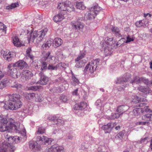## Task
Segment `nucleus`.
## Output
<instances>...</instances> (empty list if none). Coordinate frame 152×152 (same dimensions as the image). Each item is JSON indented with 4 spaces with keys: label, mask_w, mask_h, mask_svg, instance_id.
Here are the masks:
<instances>
[{
    "label": "nucleus",
    "mask_w": 152,
    "mask_h": 152,
    "mask_svg": "<svg viewBox=\"0 0 152 152\" xmlns=\"http://www.w3.org/2000/svg\"><path fill=\"white\" fill-rule=\"evenodd\" d=\"M152 114L149 113L144 115L142 116V120L145 122H149L152 120Z\"/></svg>",
    "instance_id": "obj_29"
},
{
    "label": "nucleus",
    "mask_w": 152,
    "mask_h": 152,
    "mask_svg": "<svg viewBox=\"0 0 152 152\" xmlns=\"http://www.w3.org/2000/svg\"><path fill=\"white\" fill-rule=\"evenodd\" d=\"M126 107L123 105L119 106L117 108L116 111L122 114L127 110V109L126 108Z\"/></svg>",
    "instance_id": "obj_34"
},
{
    "label": "nucleus",
    "mask_w": 152,
    "mask_h": 152,
    "mask_svg": "<svg viewBox=\"0 0 152 152\" xmlns=\"http://www.w3.org/2000/svg\"><path fill=\"white\" fill-rule=\"evenodd\" d=\"M72 28L81 31L84 27L81 23L77 21H72L70 23Z\"/></svg>",
    "instance_id": "obj_16"
},
{
    "label": "nucleus",
    "mask_w": 152,
    "mask_h": 152,
    "mask_svg": "<svg viewBox=\"0 0 152 152\" xmlns=\"http://www.w3.org/2000/svg\"><path fill=\"white\" fill-rule=\"evenodd\" d=\"M50 51H44L42 52V59L43 60L46 61L47 60L48 62H52L55 60V57L53 55L50 54Z\"/></svg>",
    "instance_id": "obj_9"
},
{
    "label": "nucleus",
    "mask_w": 152,
    "mask_h": 152,
    "mask_svg": "<svg viewBox=\"0 0 152 152\" xmlns=\"http://www.w3.org/2000/svg\"><path fill=\"white\" fill-rule=\"evenodd\" d=\"M45 61V60H43L42 58L41 59V70L42 71L46 70L47 68V63Z\"/></svg>",
    "instance_id": "obj_36"
},
{
    "label": "nucleus",
    "mask_w": 152,
    "mask_h": 152,
    "mask_svg": "<svg viewBox=\"0 0 152 152\" xmlns=\"http://www.w3.org/2000/svg\"><path fill=\"white\" fill-rule=\"evenodd\" d=\"M23 96L26 99L31 100L35 97V94L34 93L28 94L25 93L23 94Z\"/></svg>",
    "instance_id": "obj_30"
},
{
    "label": "nucleus",
    "mask_w": 152,
    "mask_h": 152,
    "mask_svg": "<svg viewBox=\"0 0 152 152\" xmlns=\"http://www.w3.org/2000/svg\"><path fill=\"white\" fill-rule=\"evenodd\" d=\"M14 67H15V66H13V64H9L7 66V68L8 70V74H10V75H11V72L9 71L10 70H11V72H13V70L15 69L14 68Z\"/></svg>",
    "instance_id": "obj_43"
},
{
    "label": "nucleus",
    "mask_w": 152,
    "mask_h": 152,
    "mask_svg": "<svg viewBox=\"0 0 152 152\" xmlns=\"http://www.w3.org/2000/svg\"><path fill=\"white\" fill-rule=\"evenodd\" d=\"M38 145L37 144V142H36V144L34 143H30L29 144V147L30 149L33 150L34 151L37 150H39L36 149V146Z\"/></svg>",
    "instance_id": "obj_45"
},
{
    "label": "nucleus",
    "mask_w": 152,
    "mask_h": 152,
    "mask_svg": "<svg viewBox=\"0 0 152 152\" xmlns=\"http://www.w3.org/2000/svg\"><path fill=\"white\" fill-rule=\"evenodd\" d=\"M19 6V4L18 2L12 3L10 5L6 6V9L7 10H12L18 7Z\"/></svg>",
    "instance_id": "obj_35"
},
{
    "label": "nucleus",
    "mask_w": 152,
    "mask_h": 152,
    "mask_svg": "<svg viewBox=\"0 0 152 152\" xmlns=\"http://www.w3.org/2000/svg\"><path fill=\"white\" fill-rule=\"evenodd\" d=\"M85 54L83 53H81L80 55L78 56V57L75 59V62L76 63L75 66L79 68L82 67L84 66V64L83 60H80L84 57Z\"/></svg>",
    "instance_id": "obj_14"
},
{
    "label": "nucleus",
    "mask_w": 152,
    "mask_h": 152,
    "mask_svg": "<svg viewBox=\"0 0 152 152\" xmlns=\"http://www.w3.org/2000/svg\"><path fill=\"white\" fill-rule=\"evenodd\" d=\"M78 91V89H76L74 91L72 92V94L73 95H77V91Z\"/></svg>",
    "instance_id": "obj_58"
},
{
    "label": "nucleus",
    "mask_w": 152,
    "mask_h": 152,
    "mask_svg": "<svg viewBox=\"0 0 152 152\" xmlns=\"http://www.w3.org/2000/svg\"><path fill=\"white\" fill-rule=\"evenodd\" d=\"M27 66L26 63L22 60H19L17 62L13 64V66L18 67L20 69H22L24 67H26Z\"/></svg>",
    "instance_id": "obj_20"
},
{
    "label": "nucleus",
    "mask_w": 152,
    "mask_h": 152,
    "mask_svg": "<svg viewBox=\"0 0 152 152\" xmlns=\"http://www.w3.org/2000/svg\"><path fill=\"white\" fill-rule=\"evenodd\" d=\"M150 143H150V148L151 150H152V138L151 141Z\"/></svg>",
    "instance_id": "obj_62"
},
{
    "label": "nucleus",
    "mask_w": 152,
    "mask_h": 152,
    "mask_svg": "<svg viewBox=\"0 0 152 152\" xmlns=\"http://www.w3.org/2000/svg\"><path fill=\"white\" fill-rule=\"evenodd\" d=\"M39 74L41 76V77L40 80L38 82L39 83L42 85H46L48 81V78L44 75L42 72H41Z\"/></svg>",
    "instance_id": "obj_18"
},
{
    "label": "nucleus",
    "mask_w": 152,
    "mask_h": 152,
    "mask_svg": "<svg viewBox=\"0 0 152 152\" xmlns=\"http://www.w3.org/2000/svg\"><path fill=\"white\" fill-rule=\"evenodd\" d=\"M37 31H33L31 32L28 37V42H29L30 41L34 42L36 38H37Z\"/></svg>",
    "instance_id": "obj_24"
},
{
    "label": "nucleus",
    "mask_w": 152,
    "mask_h": 152,
    "mask_svg": "<svg viewBox=\"0 0 152 152\" xmlns=\"http://www.w3.org/2000/svg\"><path fill=\"white\" fill-rule=\"evenodd\" d=\"M134 39L133 37L131 38L129 36H128L126 38V43L129 42L134 40Z\"/></svg>",
    "instance_id": "obj_56"
},
{
    "label": "nucleus",
    "mask_w": 152,
    "mask_h": 152,
    "mask_svg": "<svg viewBox=\"0 0 152 152\" xmlns=\"http://www.w3.org/2000/svg\"><path fill=\"white\" fill-rule=\"evenodd\" d=\"M45 152H64L63 147L54 145L50 148H47Z\"/></svg>",
    "instance_id": "obj_10"
},
{
    "label": "nucleus",
    "mask_w": 152,
    "mask_h": 152,
    "mask_svg": "<svg viewBox=\"0 0 152 152\" xmlns=\"http://www.w3.org/2000/svg\"><path fill=\"white\" fill-rule=\"evenodd\" d=\"M51 46V43L50 41H47L45 43H44L42 46V48L45 50L48 49Z\"/></svg>",
    "instance_id": "obj_37"
},
{
    "label": "nucleus",
    "mask_w": 152,
    "mask_h": 152,
    "mask_svg": "<svg viewBox=\"0 0 152 152\" xmlns=\"http://www.w3.org/2000/svg\"><path fill=\"white\" fill-rule=\"evenodd\" d=\"M33 76L32 72L27 70H23L22 72V77L23 80L29 79Z\"/></svg>",
    "instance_id": "obj_17"
},
{
    "label": "nucleus",
    "mask_w": 152,
    "mask_h": 152,
    "mask_svg": "<svg viewBox=\"0 0 152 152\" xmlns=\"http://www.w3.org/2000/svg\"><path fill=\"white\" fill-rule=\"evenodd\" d=\"M101 10V7H99L98 4H96L90 9L88 14L86 15V18L88 20L94 19Z\"/></svg>",
    "instance_id": "obj_5"
},
{
    "label": "nucleus",
    "mask_w": 152,
    "mask_h": 152,
    "mask_svg": "<svg viewBox=\"0 0 152 152\" xmlns=\"http://www.w3.org/2000/svg\"><path fill=\"white\" fill-rule=\"evenodd\" d=\"M111 30L113 34L116 37L119 38L122 37L120 30L119 28L113 26Z\"/></svg>",
    "instance_id": "obj_23"
},
{
    "label": "nucleus",
    "mask_w": 152,
    "mask_h": 152,
    "mask_svg": "<svg viewBox=\"0 0 152 152\" xmlns=\"http://www.w3.org/2000/svg\"><path fill=\"white\" fill-rule=\"evenodd\" d=\"M144 16L145 18L146 17H147V16H149V17H151V15L149 14V13H147V14H145V13H144Z\"/></svg>",
    "instance_id": "obj_60"
},
{
    "label": "nucleus",
    "mask_w": 152,
    "mask_h": 152,
    "mask_svg": "<svg viewBox=\"0 0 152 152\" xmlns=\"http://www.w3.org/2000/svg\"><path fill=\"white\" fill-rule=\"evenodd\" d=\"M99 62V60L98 59L92 60L86 66L84 70L85 72L87 71L89 69V72L91 73H93L96 70Z\"/></svg>",
    "instance_id": "obj_8"
},
{
    "label": "nucleus",
    "mask_w": 152,
    "mask_h": 152,
    "mask_svg": "<svg viewBox=\"0 0 152 152\" xmlns=\"http://www.w3.org/2000/svg\"><path fill=\"white\" fill-rule=\"evenodd\" d=\"M45 129L44 128L42 127H39L38 129V130L36 132L35 134H42L45 133Z\"/></svg>",
    "instance_id": "obj_40"
},
{
    "label": "nucleus",
    "mask_w": 152,
    "mask_h": 152,
    "mask_svg": "<svg viewBox=\"0 0 152 152\" xmlns=\"http://www.w3.org/2000/svg\"><path fill=\"white\" fill-rule=\"evenodd\" d=\"M7 83L8 81L7 80L1 81L0 82V89H1L7 86Z\"/></svg>",
    "instance_id": "obj_47"
},
{
    "label": "nucleus",
    "mask_w": 152,
    "mask_h": 152,
    "mask_svg": "<svg viewBox=\"0 0 152 152\" xmlns=\"http://www.w3.org/2000/svg\"><path fill=\"white\" fill-rule=\"evenodd\" d=\"M149 124V122H145V121H138L137 122V124L139 125H145L146 124Z\"/></svg>",
    "instance_id": "obj_55"
},
{
    "label": "nucleus",
    "mask_w": 152,
    "mask_h": 152,
    "mask_svg": "<svg viewBox=\"0 0 152 152\" xmlns=\"http://www.w3.org/2000/svg\"><path fill=\"white\" fill-rule=\"evenodd\" d=\"M135 24L136 26L138 27L144 26V25L142 20H140L136 22Z\"/></svg>",
    "instance_id": "obj_49"
},
{
    "label": "nucleus",
    "mask_w": 152,
    "mask_h": 152,
    "mask_svg": "<svg viewBox=\"0 0 152 152\" xmlns=\"http://www.w3.org/2000/svg\"><path fill=\"white\" fill-rule=\"evenodd\" d=\"M48 119L50 120L53 121L54 122L56 123L57 125H61L64 124V121L63 120L59 117L55 115H51L48 118Z\"/></svg>",
    "instance_id": "obj_15"
},
{
    "label": "nucleus",
    "mask_w": 152,
    "mask_h": 152,
    "mask_svg": "<svg viewBox=\"0 0 152 152\" xmlns=\"http://www.w3.org/2000/svg\"><path fill=\"white\" fill-rule=\"evenodd\" d=\"M43 100V98L41 95H39L36 97L35 101L41 102Z\"/></svg>",
    "instance_id": "obj_51"
},
{
    "label": "nucleus",
    "mask_w": 152,
    "mask_h": 152,
    "mask_svg": "<svg viewBox=\"0 0 152 152\" xmlns=\"http://www.w3.org/2000/svg\"><path fill=\"white\" fill-rule=\"evenodd\" d=\"M72 80L74 82L77 83H79V81L78 80L77 78L75 76H73L72 77Z\"/></svg>",
    "instance_id": "obj_57"
},
{
    "label": "nucleus",
    "mask_w": 152,
    "mask_h": 152,
    "mask_svg": "<svg viewBox=\"0 0 152 152\" xmlns=\"http://www.w3.org/2000/svg\"><path fill=\"white\" fill-rule=\"evenodd\" d=\"M87 106V104L86 102H81L79 104H77L74 106V109L75 110H83L85 109Z\"/></svg>",
    "instance_id": "obj_22"
},
{
    "label": "nucleus",
    "mask_w": 152,
    "mask_h": 152,
    "mask_svg": "<svg viewBox=\"0 0 152 152\" xmlns=\"http://www.w3.org/2000/svg\"><path fill=\"white\" fill-rule=\"evenodd\" d=\"M131 78V76L128 73L124 75L121 78H118L116 82V83L121 84L123 82H127L129 81Z\"/></svg>",
    "instance_id": "obj_19"
},
{
    "label": "nucleus",
    "mask_w": 152,
    "mask_h": 152,
    "mask_svg": "<svg viewBox=\"0 0 152 152\" xmlns=\"http://www.w3.org/2000/svg\"><path fill=\"white\" fill-rule=\"evenodd\" d=\"M76 7L77 9L80 10H84L86 7L82 2H77L76 3Z\"/></svg>",
    "instance_id": "obj_33"
},
{
    "label": "nucleus",
    "mask_w": 152,
    "mask_h": 152,
    "mask_svg": "<svg viewBox=\"0 0 152 152\" xmlns=\"http://www.w3.org/2000/svg\"><path fill=\"white\" fill-rule=\"evenodd\" d=\"M64 18L63 15L62 14L61 12L56 15L53 18V20L55 22H58L61 21Z\"/></svg>",
    "instance_id": "obj_25"
},
{
    "label": "nucleus",
    "mask_w": 152,
    "mask_h": 152,
    "mask_svg": "<svg viewBox=\"0 0 152 152\" xmlns=\"http://www.w3.org/2000/svg\"><path fill=\"white\" fill-rule=\"evenodd\" d=\"M58 8L61 11H67L69 12L73 11L75 10L73 4L68 1L59 3Z\"/></svg>",
    "instance_id": "obj_6"
},
{
    "label": "nucleus",
    "mask_w": 152,
    "mask_h": 152,
    "mask_svg": "<svg viewBox=\"0 0 152 152\" xmlns=\"http://www.w3.org/2000/svg\"><path fill=\"white\" fill-rule=\"evenodd\" d=\"M58 68L57 66H54L53 64H49L48 67V70H57Z\"/></svg>",
    "instance_id": "obj_46"
},
{
    "label": "nucleus",
    "mask_w": 152,
    "mask_h": 152,
    "mask_svg": "<svg viewBox=\"0 0 152 152\" xmlns=\"http://www.w3.org/2000/svg\"><path fill=\"white\" fill-rule=\"evenodd\" d=\"M120 114L117 113H112L111 116L110 117V119L112 120L118 118L120 116Z\"/></svg>",
    "instance_id": "obj_48"
},
{
    "label": "nucleus",
    "mask_w": 152,
    "mask_h": 152,
    "mask_svg": "<svg viewBox=\"0 0 152 152\" xmlns=\"http://www.w3.org/2000/svg\"><path fill=\"white\" fill-rule=\"evenodd\" d=\"M9 71L11 72L10 76L14 78H18L20 76L21 74L20 71L19 70L17 71L16 69H15L13 70V72H12L11 70L10 69Z\"/></svg>",
    "instance_id": "obj_27"
},
{
    "label": "nucleus",
    "mask_w": 152,
    "mask_h": 152,
    "mask_svg": "<svg viewBox=\"0 0 152 152\" xmlns=\"http://www.w3.org/2000/svg\"><path fill=\"white\" fill-rule=\"evenodd\" d=\"M142 109V113L145 112L147 113H152V110L149 108V106H145L143 108H141Z\"/></svg>",
    "instance_id": "obj_39"
},
{
    "label": "nucleus",
    "mask_w": 152,
    "mask_h": 152,
    "mask_svg": "<svg viewBox=\"0 0 152 152\" xmlns=\"http://www.w3.org/2000/svg\"><path fill=\"white\" fill-rule=\"evenodd\" d=\"M149 64L150 65V68L152 69V61L150 62Z\"/></svg>",
    "instance_id": "obj_64"
},
{
    "label": "nucleus",
    "mask_w": 152,
    "mask_h": 152,
    "mask_svg": "<svg viewBox=\"0 0 152 152\" xmlns=\"http://www.w3.org/2000/svg\"><path fill=\"white\" fill-rule=\"evenodd\" d=\"M147 104L145 103H141L138 105L139 107H143L146 105Z\"/></svg>",
    "instance_id": "obj_59"
},
{
    "label": "nucleus",
    "mask_w": 152,
    "mask_h": 152,
    "mask_svg": "<svg viewBox=\"0 0 152 152\" xmlns=\"http://www.w3.org/2000/svg\"><path fill=\"white\" fill-rule=\"evenodd\" d=\"M113 38H109L106 42H103V47L105 48L104 52L106 56L110 55L111 54L110 51L108 50V46L111 47V48H116L120 46V45L118 44V42L116 43V42L113 41Z\"/></svg>",
    "instance_id": "obj_4"
},
{
    "label": "nucleus",
    "mask_w": 152,
    "mask_h": 152,
    "mask_svg": "<svg viewBox=\"0 0 152 152\" xmlns=\"http://www.w3.org/2000/svg\"><path fill=\"white\" fill-rule=\"evenodd\" d=\"M40 86H31L30 87H28L27 88L29 90H32L33 91H36L38 89L40 88Z\"/></svg>",
    "instance_id": "obj_42"
},
{
    "label": "nucleus",
    "mask_w": 152,
    "mask_h": 152,
    "mask_svg": "<svg viewBox=\"0 0 152 152\" xmlns=\"http://www.w3.org/2000/svg\"><path fill=\"white\" fill-rule=\"evenodd\" d=\"M61 99L64 102H66L68 100V98L66 96L62 95L61 97Z\"/></svg>",
    "instance_id": "obj_53"
},
{
    "label": "nucleus",
    "mask_w": 152,
    "mask_h": 152,
    "mask_svg": "<svg viewBox=\"0 0 152 152\" xmlns=\"http://www.w3.org/2000/svg\"><path fill=\"white\" fill-rule=\"evenodd\" d=\"M4 74L0 70V80L4 77Z\"/></svg>",
    "instance_id": "obj_61"
},
{
    "label": "nucleus",
    "mask_w": 152,
    "mask_h": 152,
    "mask_svg": "<svg viewBox=\"0 0 152 152\" xmlns=\"http://www.w3.org/2000/svg\"><path fill=\"white\" fill-rule=\"evenodd\" d=\"M63 42V40L59 38H56L53 41V44L55 45L56 47L61 46Z\"/></svg>",
    "instance_id": "obj_32"
},
{
    "label": "nucleus",
    "mask_w": 152,
    "mask_h": 152,
    "mask_svg": "<svg viewBox=\"0 0 152 152\" xmlns=\"http://www.w3.org/2000/svg\"><path fill=\"white\" fill-rule=\"evenodd\" d=\"M142 109L141 108L134 109L133 111V114L136 117L140 116L142 113Z\"/></svg>",
    "instance_id": "obj_31"
},
{
    "label": "nucleus",
    "mask_w": 152,
    "mask_h": 152,
    "mask_svg": "<svg viewBox=\"0 0 152 152\" xmlns=\"http://www.w3.org/2000/svg\"><path fill=\"white\" fill-rule=\"evenodd\" d=\"M12 87L13 88H15L17 90H20L22 88L23 86L20 84H16L15 85L12 86Z\"/></svg>",
    "instance_id": "obj_50"
},
{
    "label": "nucleus",
    "mask_w": 152,
    "mask_h": 152,
    "mask_svg": "<svg viewBox=\"0 0 152 152\" xmlns=\"http://www.w3.org/2000/svg\"><path fill=\"white\" fill-rule=\"evenodd\" d=\"M7 27L3 23L0 22V29L2 30L4 34L6 33Z\"/></svg>",
    "instance_id": "obj_44"
},
{
    "label": "nucleus",
    "mask_w": 152,
    "mask_h": 152,
    "mask_svg": "<svg viewBox=\"0 0 152 152\" xmlns=\"http://www.w3.org/2000/svg\"><path fill=\"white\" fill-rule=\"evenodd\" d=\"M120 129V126H116L115 128V129L116 130H119Z\"/></svg>",
    "instance_id": "obj_63"
},
{
    "label": "nucleus",
    "mask_w": 152,
    "mask_h": 152,
    "mask_svg": "<svg viewBox=\"0 0 152 152\" xmlns=\"http://www.w3.org/2000/svg\"><path fill=\"white\" fill-rule=\"evenodd\" d=\"M50 139L48 138L47 137L43 136H38L37 137L36 142L38 145L36 146L37 149H40L41 145H43L46 143L50 142Z\"/></svg>",
    "instance_id": "obj_7"
},
{
    "label": "nucleus",
    "mask_w": 152,
    "mask_h": 152,
    "mask_svg": "<svg viewBox=\"0 0 152 152\" xmlns=\"http://www.w3.org/2000/svg\"><path fill=\"white\" fill-rule=\"evenodd\" d=\"M31 51V48L30 47L28 48L26 50V56L29 57L33 61L34 59V56L30 54V53Z\"/></svg>",
    "instance_id": "obj_38"
},
{
    "label": "nucleus",
    "mask_w": 152,
    "mask_h": 152,
    "mask_svg": "<svg viewBox=\"0 0 152 152\" xmlns=\"http://www.w3.org/2000/svg\"><path fill=\"white\" fill-rule=\"evenodd\" d=\"M47 31V28H45L39 32L37 31V37L36 42L37 44L40 43L42 41Z\"/></svg>",
    "instance_id": "obj_11"
},
{
    "label": "nucleus",
    "mask_w": 152,
    "mask_h": 152,
    "mask_svg": "<svg viewBox=\"0 0 152 152\" xmlns=\"http://www.w3.org/2000/svg\"><path fill=\"white\" fill-rule=\"evenodd\" d=\"M140 80H141V83L142 82L144 83L146 85H148V80L143 77H141Z\"/></svg>",
    "instance_id": "obj_52"
},
{
    "label": "nucleus",
    "mask_w": 152,
    "mask_h": 152,
    "mask_svg": "<svg viewBox=\"0 0 152 152\" xmlns=\"http://www.w3.org/2000/svg\"><path fill=\"white\" fill-rule=\"evenodd\" d=\"M116 125L115 123H110L103 126L102 129L104 131L105 133H109Z\"/></svg>",
    "instance_id": "obj_12"
},
{
    "label": "nucleus",
    "mask_w": 152,
    "mask_h": 152,
    "mask_svg": "<svg viewBox=\"0 0 152 152\" xmlns=\"http://www.w3.org/2000/svg\"><path fill=\"white\" fill-rule=\"evenodd\" d=\"M141 77L140 78L138 76H136L134 78L133 80L132 81L131 83L133 84L135 83L136 84H139L141 83Z\"/></svg>",
    "instance_id": "obj_41"
},
{
    "label": "nucleus",
    "mask_w": 152,
    "mask_h": 152,
    "mask_svg": "<svg viewBox=\"0 0 152 152\" xmlns=\"http://www.w3.org/2000/svg\"><path fill=\"white\" fill-rule=\"evenodd\" d=\"M124 134V131H121L117 135V136L120 139L123 138Z\"/></svg>",
    "instance_id": "obj_54"
},
{
    "label": "nucleus",
    "mask_w": 152,
    "mask_h": 152,
    "mask_svg": "<svg viewBox=\"0 0 152 152\" xmlns=\"http://www.w3.org/2000/svg\"><path fill=\"white\" fill-rule=\"evenodd\" d=\"M12 40L14 46L17 47H21V43L18 36L15 35L12 37Z\"/></svg>",
    "instance_id": "obj_26"
},
{
    "label": "nucleus",
    "mask_w": 152,
    "mask_h": 152,
    "mask_svg": "<svg viewBox=\"0 0 152 152\" xmlns=\"http://www.w3.org/2000/svg\"><path fill=\"white\" fill-rule=\"evenodd\" d=\"M137 89L145 95H147L148 94L152 95V91L148 87L145 88L143 86H140L138 87Z\"/></svg>",
    "instance_id": "obj_21"
},
{
    "label": "nucleus",
    "mask_w": 152,
    "mask_h": 152,
    "mask_svg": "<svg viewBox=\"0 0 152 152\" xmlns=\"http://www.w3.org/2000/svg\"><path fill=\"white\" fill-rule=\"evenodd\" d=\"M13 52H9L7 53H6L3 54V57L5 59L8 61H10L13 57Z\"/></svg>",
    "instance_id": "obj_28"
},
{
    "label": "nucleus",
    "mask_w": 152,
    "mask_h": 152,
    "mask_svg": "<svg viewBox=\"0 0 152 152\" xmlns=\"http://www.w3.org/2000/svg\"><path fill=\"white\" fill-rule=\"evenodd\" d=\"M128 94L129 95H130L129 99H131L132 101L134 103H138L141 102H147V100L145 98L142 99L136 95H132L131 92H129Z\"/></svg>",
    "instance_id": "obj_13"
},
{
    "label": "nucleus",
    "mask_w": 152,
    "mask_h": 152,
    "mask_svg": "<svg viewBox=\"0 0 152 152\" xmlns=\"http://www.w3.org/2000/svg\"><path fill=\"white\" fill-rule=\"evenodd\" d=\"M9 98L8 104H5L4 106L5 109L16 110L21 107L22 103L20 100V96L19 94H13L10 96Z\"/></svg>",
    "instance_id": "obj_2"
},
{
    "label": "nucleus",
    "mask_w": 152,
    "mask_h": 152,
    "mask_svg": "<svg viewBox=\"0 0 152 152\" xmlns=\"http://www.w3.org/2000/svg\"><path fill=\"white\" fill-rule=\"evenodd\" d=\"M4 136L9 142H4L3 143L2 145L0 147V152H13L15 147L11 143L14 144L19 142L20 138L17 136L8 137V134H4Z\"/></svg>",
    "instance_id": "obj_1"
},
{
    "label": "nucleus",
    "mask_w": 152,
    "mask_h": 152,
    "mask_svg": "<svg viewBox=\"0 0 152 152\" xmlns=\"http://www.w3.org/2000/svg\"><path fill=\"white\" fill-rule=\"evenodd\" d=\"M10 120L8 126V121L6 118H2L0 119V132H4L9 129L13 130L15 132L21 131L19 130L20 123L14 122L13 119Z\"/></svg>",
    "instance_id": "obj_3"
}]
</instances>
